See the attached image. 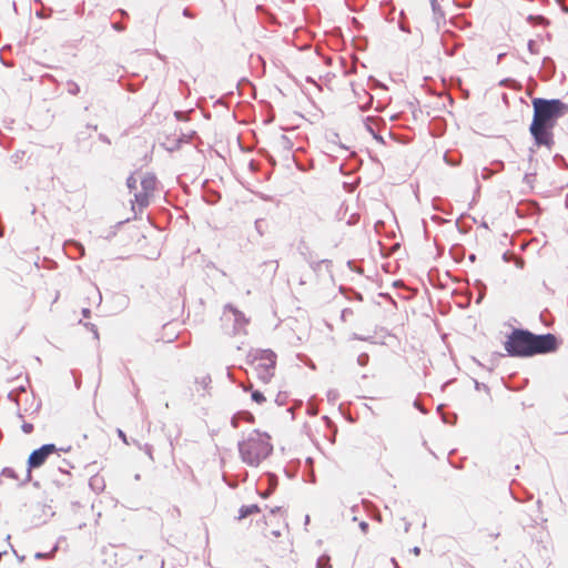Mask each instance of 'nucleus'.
Here are the masks:
<instances>
[{
  "label": "nucleus",
  "mask_w": 568,
  "mask_h": 568,
  "mask_svg": "<svg viewBox=\"0 0 568 568\" xmlns=\"http://www.w3.org/2000/svg\"><path fill=\"white\" fill-rule=\"evenodd\" d=\"M534 118L529 131L537 146L554 145L552 129L557 120L568 112V105L559 99L535 98L532 100Z\"/></svg>",
  "instance_id": "1"
},
{
  "label": "nucleus",
  "mask_w": 568,
  "mask_h": 568,
  "mask_svg": "<svg viewBox=\"0 0 568 568\" xmlns=\"http://www.w3.org/2000/svg\"><path fill=\"white\" fill-rule=\"evenodd\" d=\"M558 347L555 335L548 333L535 335L527 329L515 328L505 342V349L513 357H530L537 354H547Z\"/></svg>",
  "instance_id": "2"
},
{
  "label": "nucleus",
  "mask_w": 568,
  "mask_h": 568,
  "mask_svg": "<svg viewBox=\"0 0 568 568\" xmlns=\"http://www.w3.org/2000/svg\"><path fill=\"white\" fill-rule=\"evenodd\" d=\"M270 436L258 430H253L248 436L239 443V453L243 463L251 467L258 466L266 459L273 446Z\"/></svg>",
  "instance_id": "3"
},
{
  "label": "nucleus",
  "mask_w": 568,
  "mask_h": 568,
  "mask_svg": "<svg viewBox=\"0 0 568 568\" xmlns=\"http://www.w3.org/2000/svg\"><path fill=\"white\" fill-rule=\"evenodd\" d=\"M260 381L268 383L274 376L276 354L271 349H255L248 354Z\"/></svg>",
  "instance_id": "4"
},
{
  "label": "nucleus",
  "mask_w": 568,
  "mask_h": 568,
  "mask_svg": "<svg viewBox=\"0 0 568 568\" xmlns=\"http://www.w3.org/2000/svg\"><path fill=\"white\" fill-rule=\"evenodd\" d=\"M69 449L70 447L67 449L60 448V450L62 452H68ZM57 452H59V449L55 447L54 444H44L40 448L34 449L28 458L29 468L27 470V480L31 478V468H38L42 466L45 463L47 458L51 454Z\"/></svg>",
  "instance_id": "5"
},
{
  "label": "nucleus",
  "mask_w": 568,
  "mask_h": 568,
  "mask_svg": "<svg viewBox=\"0 0 568 568\" xmlns=\"http://www.w3.org/2000/svg\"><path fill=\"white\" fill-rule=\"evenodd\" d=\"M225 311L231 312L234 317V333L243 332L246 324L248 323V320L245 317V315L232 305H226ZM226 312H224V314Z\"/></svg>",
  "instance_id": "6"
},
{
  "label": "nucleus",
  "mask_w": 568,
  "mask_h": 568,
  "mask_svg": "<svg viewBox=\"0 0 568 568\" xmlns=\"http://www.w3.org/2000/svg\"><path fill=\"white\" fill-rule=\"evenodd\" d=\"M155 186H156V178L152 174H146L142 180H141V187H142V191H145L150 194H153L154 190H155Z\"/></svg>",
  "instance_id": "7"
},
{
  "label": "nucleus",
  "mask_w": 568,
  "mask_h": 568,
  "mask_svg": "<svg viewBox=\"0 0 568 568\" xmlns=\"http://www.w3.org/2000/svg\"><path fill=\"white\" fill-rule=\"evenodd\" d=\"M258 511H260V507L257 505H255V504H253V505H244L239 510L237 519L239 520L244 519L247 516L256 514Z\"/></svg>",
  "instance_id": "8"
},
{
  "label": "nucleus",
  "mask_w": 568,
  "mask_h": 568,
  "mask_svg": "<svg viewBox=\"0 0 568 568\" xmlns=\"http://www.w3.org/2000/svg\"><path fill=\"white\" fill-rule=\"evenodd\" d=\"M151 195L152 194L141 190L134 195L135 203L139 205L140 209H144L149 205Z\"/></svg>",
  "instance_id": "9"
},
{
  "label": "nucleus",
  "mask_w": 568,
  "mask_h": 568,
  "mask_svg": "<svg viewBox=\"0 0 568 568\" xmlns=\"http://www.w3.org/2000/svg\"><path fill=\"white\" fill-rule=\"evenodd\" d=\"M275 143L278 148L286 150V151H290L293 148V143H292L291 139L285 134H281L276 139Z\"/></svg>",
  "instance_id": "10"
},
{
  "label": "nucleus",
  "mask_w": 568,
  "mask_h": 568,
  "mask_svg": "<svg viewBox=\"0 0 568 568\" xmlns=\"http://www.w3.org/2000/svg\"><path fill=\"white\" fill-rule=\"evenodd\" d=\"M240 416L245 417V419L248 420V422H253V419H254L253 415L251 413H248V412L239 413V414L234 415L232 417V419H231V424L235 428L239 426V418H240Z\"/></svg>",
  "instance_id": "11"
},
{
  "label": "nucleus",
  "mask_w": 568,
  "mask_h": 568,
  "mask_svg": "<svg viewBox=\"0 0 568 568\" xmlns=\"http://www.w3.org/2000/svg\"><path fill=\"white\" fill-rule=\"evenodd\" d=\"M329 560V556L322 555L316 561V568H332Z\"/></svg>",
  "instance_id": "12"
},
{
  "label": "nucleus",
  "mask_w": 568,
  "mask_h": 568,
  "mask_svg": "<svg viewBox=\"0 0 568 568\" xmlns=\"http://www.w3.org/2000/svg\"><path fill=\"white\" fill-rule=\"evenodd\" d=\"M69 468H73V466L71 465V463L67 459H61L59 463H58V469L61 471V473H65L68 474L69 473Z\"/></svg>",
  "instance_id": "13"
},
{
  "label": "nucleus",
  "mask_w": 568,
  "mask_h": 568,
  "mask_svg": "<svg viewBox=\"0 0 568 568\" xmlns=\"http://www.w3.org/2000/svg\"><path fill=\"white\" fill-rule=\"evenodd\" d=\"M67 85H68V92L72 95H77L79 94L80 92V87L78 85V83H75L74 81L72 80H69L67 82Z\"/></svg>",
  "instance_id": "14"
},
{
  "label": "nucleus",
  "mask_w": 568,
  "mask_h": 568,
  "mask_svg": "<svg viewBox=\"0 0 568 568\" xmlns=\"http://www.w3.org/2000/svg\"><path fill=\"white\" fill-rule=\"evenodd\" d=\"M1 474L3 476L8 477V478L18 479V476H17L16 470L13 468L6 467V468L2 469Z\"/></svg>",
  "instance_id": "15"
},
{
  "label": "nucleus",
  "mask_w": 568,
  "mask_h": 568,
  "mask_svg": "<svg viewBox=\"0 0 568 568\" xmlns=\"http://www.w3.org/2000/svg\"><path fill=\"white\" fill-rule=\"evenodd\" d=\"M252 399L257 404H262L265 402V396L260 390L252 392Z\"/></svg>",
  "instance_id": "16"
},
{
  "label": "nucleus",
  "mask_w": 568,
  "mask_h": 568,
  "mask_svg": "<svg viewBox=\"0 0 568 568\" xmlns=\"http://www.w3.org/2000/svg\"><path fill=\"white\" fill-rule=\"evenodd\" d=\"M430 6H432V9H433V12L435 16H440V17L444 16L437 0H430Z\"/></svg>",
  "instance_id": "17"
},
{
  "label": "nucleus",
  "mask_w": 568,
  "mask_h": 568,
  "mask_svg": "<svg viewBox=\"0 0 568 568\" xmlns=\"http://www.w3.org/2000/svg\"><path fill=\"white\" fill-rule=\"evenodd\" d=\"M136 184H138V180L135 179V176L133 174H131L128 179H126V186L130 189V190H133L136 187Z\"/></svg>",
  "instance_id": "18"
},
{
  "label": "nucleus",
  "mask_w": 568,
  "mask_h": 568,
  "mask_svg": "<svg viewBox=\"0 0 568 568\" xmlns=\"http://www.w3.org/2000/svg\"><path fill=\"white\" fill-rule=\"evenodd\" d=\"M368 355L366 353H362L357 357V363L359 366H366L368 363Z\"/></svg>",
  "instance_id": "19"
},
{
  "label": "nucleus",
  "mask_w": 568,
  "mask_h": 568,
  "mask_svg": "<svg viewBox=\"0 0 568 568\" xmlns=\"http://www.w3.org/2000/svg\"><path fill=\"white\" fill-rule=\"evenodd\" d=\"M89 329H91L93 332V335H94V338H99V332H98V328L94 324L92 323H85L84 324Z\"/></svg>",
  "instance_id": "20"
},
{
  "label": "nucleus",
  "mask_w": 568,
  "mask_h": 568,
  "mask_svg": "<svg viewBox=\"0 0 568 568\" xmlns=\"http://www.w3.org/2000/svg\"><path fill=\"white\" fill-rule=\"evenodd\" d=\"M21 428L24 434H30L33 430V425L30 423H24L22 424Z\"/></svg>",
  "instance_id": "21"
},
{
  "label": "nucleus",
  "mask_w": 568,
  "mask_h": 568,
  "mask_svg": "<svg viewBox=\"0 0 568 568\" xmlns=\"http://www.w3.org/2000/svg\"><path fill=\"white\" fill-rule=\"evenodd\" d=\"M195 134L194 131H192L190 134H182V136L179 139L180 142H187L192 139V136Z\"/></svg>",
  "instance_id": "22"
},
{
  "label": "nucleus",
  "mask_w": 568,
  "mask_h": 568,
  "mask_svg": "<svg viewBox=\"0 0 568 568\" xmlns=\"http://www.w3.org/2000/svg\"><path fill=\"white\" fill-rule=\"evenodd\" d=\"M55 549L57 548H54L51 552H48V554L37 552L34 557L38 558V559H40V558H49Z\"/></svg>",
  "instance_id": "23"
},
{
  "label": "nucleus",
  "mask_w": 568,
  "mask_h": 568,
  "mask_svg": "<svg viewBox=\"0 0 568 568\" xmlns=\"http://www.w3.org/2000/svg\"><path fill=\"white\" fill-rule=\"evenodd\" d=\"M174 115H175V118H176L178 120H180V121H181V120H186V114H185L184 112H182V111H176V112L174 113Z\"/></svg>",
  "instance_id": "24"
},
{
  "label": "nucleus",
  "mask_w": 568,
  "mask_h": 568,
  "mask_svg": "<svg viewBox=\"0 0 568 568\" xmlns=\"http://www.w3.org/2000/svg\"><path fill=\"white\" fill-rule=\"evenodd\" d=\"M398 27H399V29H400L402 31H404V32H407V33H409V32H410L409 28L404 23V21H403V20H400V21H399Z\"/></svg>",
  "instance_id": "25"
},
{
  "label": "nucleus",
  "mask_w": 568,
  "mask_h": 568,
  "mask_svg": "<svg viewBox=\"0 0 568 568\" xmlns=\"http://www.w3.org/2000/svg\"><path fill=\"white\" fill-rule=\"evenodd\" d=\"M359 528L364 534H366L368 531V524L366 521H361Z\"/></svg>",
  "instance_id": "26"
},
{
  "label": "nucleus",
  "mask_w": 568,
  "mask_h": 568,
  "mask_svg": "<svg viewBox=\"0 0 568 568\" xmlns=\"http://www.w3.org/2000/svg\"><path fill=\"white\" fill-rule=\"evenodd\" d=\"M144 452H145V454H146L151 459H153V456H152V446H150V445H145V446H144Z\"/></svg>",
  "instance_id": "27"
},
{
  "label": "nucleus",
  "mask_w": 568,
  "mask_h": 568,
  "mask_svg": "<svg viewBox=\"0 0 568 568\" xmlns=\"http://www.w3.org/2000/svg\"><path fill=\"white\" fill-rule=\"evenodd\" d=\"M535 45H536V42L534 40H529L528 41V50L531 52V53H535Z\"/></svg>",
  "instance_id": "28"
},
{
  "label": "nucleus",
  "mask_w": 568,
  "mask_h": 568,
  "mask_svg": "<svg viewBox=\"0 0 568 568\" xmlns=\"http://www.w3.org/2000/svg\"><path fill=\"white\" fill-rule=\"evenodd\" d=\"M118 436L123 440V443L128 444V439L123 430L118 429Z\"/></svg>",
  "instance_id": "29"
},
{
  "label": "nucleus",
  "mask_w": 568,
  "mask_h": 568,
  "mask_svg": "<svg viewBox=\"0 0 568 568\" xmlns=\"http://www.w3.org/2000/svg\"><path fill=\"white\" fill-rule=\"evenodd\" d=\"M182 13L186 18H194V14L187 8H185Z\"/></svg>",
  "instance_id": "30"
},
{
  "label": "nucleus",
  "mask_w": 568,
  "mask_h": 568,
  "mask_svg": "<svg viewBox=\"0 0 568 568\" xmlns=\"http://www.w3.org/2000/svg\"><path fill=\"white\" fill-rule=\"evenodd\" d=\"M99 139H100L102 142L106 143V144H110V143H111V141L109 140V138H108L105 134H102V133H101V134L99 135Z\"/></svg>",
  "instance_id": "31"
},
{
  "label": "nucleus",
  "mask_w": 568,
  "mask_h": 568,
  "mask_svg": "<svg viewBox=\"0 0 568 568\" xmlns=\"http://www.w3.org/2000/svg\"><path fill=\"white\" fill-rule=\"evenodd\" d=\"M112 27L118 31L124 30V27L121 23H113Z\"/></svg>",
  "instance_id": "32"
},
{
  "label": "nucleus",
  "mask_w": 568,
  "mask_h": 568,
  "mask_svg": "<svg viewBox=\"0 0 568 568\" xmlns=\"http://www.w3.org/2000/svg\"><path fill=\"white\" fill-rule=\"evenodd\" d=\"M90 314H91V311L89 308L85 307V308L82 310L83 317H89Z\"/></svg>",
  "instance_id": "33"
},
{
  "label": "nucleus",
  "mask_w": 568,
  "mask_h": 568,
  "mask_svg": "<svg viewBox=\"0 0 568 568\" xmlns=\"http://www.w3.org/2000/svg\"><path fill=\"white\" fill-rule=\"evenodd\" d=\"M371 121V118H367L366 119V128L367 130H369L371 132H373V129H372V125L368 124V122Z\"/></svg>",
  "instance_id": "34"
},
{
  "label": "nucleus",
  "mask_w": 568,
  "mask_h": 568,
  "mask_svg": "<svg viewBox=\"0 0 568 568\" xmlns=\"http://www.w3.org/2000/svg\"><path fill=\"white\" fill-rule=\"evenodd\" d=\"M412 551H413L415 555H419V554H420V549H419V547H414V548L412 549Z\"/></svg>",
  "instance_id": "35"
},
{
  "label": "nucleus",
  "mask_w": 568,
  "mask_h": 568,
  "mask_svg": "<svg viewBox=\"0 0 568 568\" xmlns=\"http://www.w3.org/2000/svg\"><path fill=\"white\" fill-rule=\"evenodd\" d=\"M271 534L274 536V537H278L281 535L280 530H272Z\"/></svg>",
  "instance_id": "36"
},
{
  "label": "nucleus",
  "mask_w": 568,
  "mask_h": 568,
  "mask_svg": "<svg viewBox=\"0 0 568 568\" xmlns=\"http://www.w3.org/2000/svg\"><path fill=\"white\" fill-rule=\"evenodd\" d=\"M443 420H444L445 423H448V424H452V423H453V422H452V420H449L446 416H443Z\"/></svg>",
  "instance_id": "37"
},
{
  "label": "nucleus",
  "mask_w": 568,
  "mask_h": 568,
  "mask_svg": "<svg viewBox=\"0 0 568 568\" xmlns=\"http://www.w3.org/2000/svg\"><path fill=\"white\" fill-rule=\"evenodd\" d=\"M409 526H410V524H409V523H407V524L405 525V531H406V532L409 530Z\"/></svg>",
  "instance_id": "38"
},
{
  "label": "nucleus",
  "mask_w": 568,
  "mask_h": 568,
  "mask_svg": "<svg viewBox=\"0 0 568 568\" xmlns=\"http://www.w3.org/2000/svg\"><path fill=\"white\" fill-rule=\"evenodd\" d=\"M328 397L335 398V394H333V392L331 390V392H328Z\"/></svg>",
  "instance_id": "39"
},
{
  "label": "nucleus",
  "mask_w": 568,
  "mask_h": 568,
  "mask_svg": "<svg viewBox=\"0 0 568 568\" xmlns=\"http://www.w3.org/2000/svg\"><path fill=\"white\" fill-rule=\"evenodd\" d=\"M140 478H141V477H140V474H136V475L134 476V479H135V480H140Z\"/></svg>",
  "instance_id": "40"
},
{
  "label": "nucleus",
  "mask_w": 568,
  "mask_h": 568,
  "mask_svg": "<svg viewBox=\"0 0 568 568\" xmlns=\"http://www.w3.org/2000/svg\"><path fill=\"white\" fill-rule=\"evenodd\" d=\"M278 510H280V508L276 507V508L272 509L271 511H272V514H274L275 511H278Z\"/></svg>",
  "instance_id": "41"
},
{
  "label": "nucleus",
  "mask_w": 568,
  "mask_h": 568,
  "mask_svg": "<svg viewBox=\"0 0 568 568\" xmlns=\"http://www.w3.org/2000/svg\"><path fill=\"white\" fill-rule=\"evenodd\" d=\"M392 561L395 564V568H400L397 562L395 561V559H392Z\"/></svg>",
  "instance_id": "42"
},
{
  "label": "nucleus",
  "mask_w": 568,
  "mask_h": 568,
  "mask_svg": "<svg viewBox=\"0 0 568 568\" xmlns=\"http://www.w3.org/2000/svg\"><path fill=\"white\" fill-rule=\"evenodd\" d=\"M469 258H470L471 261H474V260H475V255H474V254H473V255H470V256H469Z\"/></svg>",
  "instance_id": "43"
}]
</instances>
